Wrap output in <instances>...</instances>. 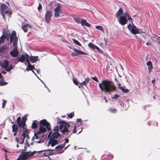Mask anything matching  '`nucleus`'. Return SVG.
Wrapping results in <instances>:
<instances>
[{"label":"nucleus","instance_id":"obj_1","mask_svg":"<svg viewBox=\"0 0 160 160\" xmlns=\"http://www.w3.org/2000/svg\"><path fill=\"white\" fill-rule=\"evenodd\" d=\"M98 85L101 90L105 93H110L116 90V86L111 81L103 80L98 84Z\"/></svg>","mask_w":160,"mask_h":160},{"label":"nucleus","instance_id":"obj_2","mask_svg":"<svg viewBox=\"0 0 160 160\" xmlns=\"http://www.w3.org/2000/svg\"><path fill=\"white\" fill-rule=\"evenodd\" d=\"M58 123L61 124L59 126V129L63 135H68V132H72L71 134L77 133L76 127L75 124L71 126L67 122L60 121Z\"/></svg>","mask_w":160,"mask_h":160},{"label":"nucleus","instance_id":"obj_3","mask_svg":"<svg viewBox=\"0 0 160 160\" xmlns=\"http://www.w3.org/2000/svg\"><path fill=\"white\" fill-rule=\"evenodd\" d=\"M10 43H12V41L13 45L14 48L17 45L18 42V38L16 36V32L15 31H13L10 36Z\"/></svg>","mask_w":160,"mask_h":160},{"label":"nucleus","instance_id":"obj_4","mask_svg":"<svg viewBox=\"0 0 160 160\" xmlns=\"http://www.w3.org/2000/svg\"><path fill=\"white\" fill-rule=\"evenodd\" d=\"M132 26L131 24L128 25L127 27L129 30L132 32V33L134 34H138L139 33V31L137 29V28L136 26L134 25L132 22Z\"/></svg>","mask_w":160,"mask_h":160},{"label":"nucleus","instance_id":"obj_5","mask_svg":"<svg viewBox=\"0 0 160 160\" xmlns=\"http://www.w3.org/2000/svg\"><path fill=\"white\" fill-rule=\"evenodd\" d=\"M40 126H45L47 129L49 131L51 130L50 125L46 119H43L39 122Z\"/></svg>","mask_w":160,"mask_h":160},{"label":"nucleus","instance_id":"obj_6","mask_svg":"<svg viewBox=\"0 0 160 160\" xmlns=\"http://www.w3.org/2000/svg\"><path fill=\"white\" fill-rule=\"evenodd\" d=\"M34 153V152H33L31 153H30L29 152H22L20 155L22 159L24 160H26L29 157L33 156Z\"/></svg>","mask_w":160,"mask_h":160},{"label":"nucleus","instance_id":"obj_7","mask_svg":"<svg viewBox=\"0 0 160 160\" xmlns=\"http://www.w3.org/2000/svg\"><path fill=\"white\" fill-rule=\"evenodd\" d=\"M74 51L75 52H73L71 54V56L73 57H75L78 56L80 54L82 55H88V54L83 52L80 50L74 48L73 49Z\"/></svg>","mask_w":160,"mask_h":160},{"label":"nucleus","instance_id":"obj_8","mask_svg":"<svg viewBox=\"0 0 160 160\" xmlns=\"http://www.w3.org/2000/svg\"><path fill=\"white\" fill-rule=\"evenodd\" d=\"M52 16V13L51 11L50 10L47 11L45 15V19L47 23H49Z\"/></svg>","mask_w":160,"mask_h":160},{"label":"nucleus","instance_id":"obj_9","mask_svg":"<svg viewBox=\"0 0 160 160\" xmlns=\"http://www.w3.org/2000/svg\"><path fill=\"white\" fill-rule=\"evenodd\" d=\"M8 8V7L7 5L4 4L2 3L1 4L0 8V11L1 12L2 15V16L3 18L5 19L6 18L5 11Z\"/></svg>","mask_w":160,"mask_h":160},{"label":"nucleus","instance_id":"obj_10","mask_svg":"<svg viewBox=\"0 0 160 160\" xmlns=\"http://www.w3.org/2000/svg\"><path fill=\"white\" fill-rule=\"evenodd\" d=\"M54 150L47 149L44 150L42 151H38V152H45L43 154V155L45 157H48L49 156L51 155L53 153V151Z\"/></svg>","mask_w":160,"mask_h":160},{"label":"nucleus","instance_id":"obj_11","mask_svg":"<svg viewBox=\"0 0 160 160\" xmlns=\"http://www.w3.org/2000/svg\"><path fill=\"white\" fill-rule=\"evenodd\" d=\"M128 22L127 19L125 16L122 15L120 16L119 19V22L122 25H124L126 24Z\"/></svg>","mask_w":160,"mask_h":160},{"label":"nucleus","instance_id":"obj_12","mask_svg":"<svg viewBox=\"0 0 160 160\" xmlns=\"http://www.w3.org/2000/svg\"><path fill=\"white\" fill-rule=\"evenodd\" d=\"M61 8V4L58 3L57 4V7L54 9V16L55 17H59L60 16L59 12H60V8Z\"/></svg>","mask_w":160,"mask_h":160},{"label":"nucleus","instance_id":"obj_13","mask_svg":"<svg viewBox=\"0 0 160 160\" xmlns=\"http://www.w3.org/2000/svg\"><path fill=\"white\" fill-rule=\"evenodd\" d=\"M17 122L18 127L22 128L25 126V122L23 121H21V117H19L17 118Z\"/></svg>","mask_w":160,"mask_h":160},{"label":"nucleus","instance_id":"obj_14","mask_svg":"<svg viewBox=\"0 0 160 160\" xmlns=\"http://www.w3.org/2000/svg\"><path fill=\"white\" fill-rule=\"evenodd\" d=\"M22 129L23 132L22 134V136H23V138L21 141H20L19 143L20 144H23L24 142L25 138L26 133H27L28 131L26 128H25V127L22 128Z\"/></svg>","mask_w":160,"mask_h":160},{"label":"nucleus","instance_id":"obj_15","mask_svg":"<svg viewBox=\"0 0 160 160\" xmlns=\"http://www.w3.org/2000/svg\"><path fill=\"white\" fill-rule=\"evenodd\" d=\"M18 53L19 52L17 49L14 48L10 52V54L12 57H16L18 56Z\"/></svg>","mask_w":160,"mask_h":160},{"label":"nucleus","instance_id":"obj_16","mask_svg":"<svg viewBox=\"0 0 160 160\" xmlns=\"http://www.w3.org/2000/svg\"><path fill=\"white\" fill-rule=\"evenodd\" d=\"M48 144H51L52 147H53L58 144V141L56 139L49 138Z\"/></svg>","mask_w":160,"mask_h":160},{"label":"nucleus","instance_id":"obj_17","mask_svg":"<svg viewBox=\"0 0 160 160\" xmlns=\"http://www.w3.org/2000/svg\"><path fill=\"white\" fill-rule=\"evenodd\" d=\"M60 135L58 132H53L50 138V139H54L57 138L58 137L60 136Z\"/></svg>","mask_w":160,"mask_h":160},{"label":"nucleus","instance_id":"obj_18","mask_svg":"<svg viewBox=\"0 0 160 160\" xmlns=\"http://www.w3.org/2000/svg\"><path fill=\"white\" fill-rule=\"evenodd\" d=\"M9 65V62L7 60H4L1 64L2 68L7 69Z\"/></svg>","mask_w":160,"mask_h":160},{"label":"nucleus","instance_id":"obj_19","mask_svg":"<svg viewBox=\"0 0 160 160\" xmlns=\"http://www.w3.org/2000/svg\"><path fill=\"white\" fill-rule=\"evenodd\" d=\"M81 23L82 26H86L88 27H90V24L87 22L85 19H82L81 21Z\"/></svg>","mask_w":160,"mask_h":160},{"label":"nucleus","instance_id":"obj_20","mask_svg":"<svg viewBox=\"0 0 160 160\" xmlns=\"http://www.w3.org/2000/svg\"><path fill=\"white\" fill-rule=\"evenodd\" d=\"M18 61L21 62H24L26 59V56L25 54H22L21 56L18 58Z\"/></svg>","mask_w":160,"mask_h":160},{"label":"nucleus","instance_id":"obj_21","mask_svg":"<svg viewBox=\"0 0 160 160\" xmlns=\"http://www.w3.org/2000/svg\"><path fill=\"white\" fill-rule=\"evenodd\" d=\"M46 131V129L42 126H40L39 130L37 132V134H40L41 133H44Z\"/></svg>","mask_w":160,"mask_h":160},{"label":"nucleus","instance_id":"obj_22","mask_svg":"<svg viewBox=\"0 0 160 160\" xmlns=\"http://www.w3.org/2000/svg\"><path fill=\"white\" fill-rule=\"evenodd\" d=\"M38 58V56H31L29 57V59L30 61L32 63L35 62L37 60H38L37 58Z\"/></svg>","mask_w":160,"mask_h":160},{"label":"nucleus","instance_id":"obj_23","mask_svg":"<svg viewBox=\"0 0 160 160\" xmlns=\"http://www.w3.org/2000/svg\"><path fill=\"white\" fill-rule=\"evenodd\" d=\"M90 78H87L84 80V81L82 82L80 84V85L81 86L84 85L86 86V85L89 82L90 80Z\"/></svg>","mask_w":160,"mask_h":160},{"label":"nucleus","instance_id":"obj_24","mask_svg":"<svg viewBox=\"0 0 160 160\" xmlns=\"http://www.w3.org/2000/svg\"><path fill=\"white\" fill-rule=\"evenodd\" d=\"M123 12V10L121 8H120L115 14L116 17L117 18L119 17V16L122 14Z\"/></svg>","mask_w":160,"mask_h":160},{"label":"nucleus","instance_id":"obj_25","mask_svg":"<svg viewBox=\"0 0 160 160\" xmlns=\"http://www.w3.org/2000/svg\"><path fill=\"white\" fill-rule=\"evenodd\" d=\"M33 69H34L36 71L37 70V69L35 68V67L34 65H31L29 66H27V67L26 68V70L27 71H28L30 70H31Z\"/></svg>","mask_w":160,"mask_h":160},{"label":"nucleus","instance_id":"obj_26","mask_svg":"<svg viewBox=\"0 0 160 160\" xmlns=\"http://www.w3.org/2000/svg\"><path fill=\"white\" fill-rule=\"evenodd\" d=\"M37 121H34L32 124V128L34 129L36 128L37 127Z\"/></svg>","mask_w":160,"mask_h":160},{"label":"nucleus","instance_id":"obj_27","mask_svg":"<svg viewBox=\"0 0 160 160\" xmlns=\"http://www.w3.org/2000/svg\"><path fill=\"white\" fill-rule=\"evenodd\" d=\"M118 88L122 90L124 93H127L129 91V90L128 89L124 88L123 87H118Z\"/></svg>","mask_w":160,"mask_h":160},{"label":"nucleus","instance_id":"obj_28","mask_svg":"<svg viewBox=\"0 0 160 160\" xmlns=\"http://www.w3.org/2000/svg\"><path fill=\"white\" fill-rule=\"evenodd\" d=\"M12 131L13 132H17L18 128L17 124H14L12 126Z\"/></svg>","mask_w":160,"mask_h":160},{"label":"nucleus","instance_id":"obj_29","mask_svg":"<svg viewBox=\"0 0 160 160\" xmlns=\"http://www.w3.org/2000/svg\"><path fill=\"white\" fill-rule=\"evenodd\" d=\"M96 46H97L94 45L93 43L91 42H90L88 44V46L90 48L92 49L93 50H94V49H95Z\"/></svg>","mask_w":160,"mask_h":160},{"label":"nucleus","instance_id":"obj_30","mask_svg":"<svg viewBox=\"0 0 160 160\" xmlns=\"http://www.w3.org/2000/svg\"><path fill=\"white\" fill-rule=\"evenodd\" d=\"M7 47L6 46H3L0 48V53L4 52L6 49Z\"/></svg>","mask_w":160,"mask_h":160},{"label":"nucleus","instance_id":"obj_31","mask_svg":"<svg viewBox=\"0 0 160 160\" xmlns=\"http://www.w3.org/2000/svg\"><path fill=\"white\" fill-rule=\"evenodd\" d=\"M64 146L65 144H63L62 145H59L55 147V148L57 150H59L62 149L64 148Z\"/></svg>","mask_w":160,"mask_h":160},{"label":"nucleus","instance_id":"obj_32","mask_svg":"<svg viewBox=\"0 0 160 160\" xmlns=\"http://www.w3.org/2000/svg\"><path fill=\"white\" fill-rule=\"evenodd\" d=\"M6 38L5 34H3L0 38V44L4 42L5 39Z\"/></svg>","mask_w":160,"mask_h":160},{"label":"nucleus","instance_id":"obj_33","mask_svg":"<svg viewBox=\"0 0 160 160\" xmlns=\"http://www.w3.org/2000/svg\"><path fill=\"white\" fill-rule=\"evenodd\" d=\"M25 55L26 56V61L28 64V66H29V65H31V63H30V62L29 60V56L27 53H25Z\"/></svg>","mask_w":160,"mask_h":160},{"label":"nucleus","instance_id":"obj_34","mask_svg":"<svg viewBox=\"0 0 160 160\" xmlns=\"http://www.w3.org/2000/svg\"><path fill=\"white\" fill-rule=\"evenodd\" d=\"M95 28L96 29L101 31L103 32H104V30L102 26H97Z\"/></svg>","mask_w":160,"mask_h":160},{"label":"nucleus","instance_id":"obj_35","mask_svg":"<svg viewBox=\"0 0 160 160\" xmlns=\"http://www.w3.org/2000/svg\"><path fill=\"white\" fill-rule=\"evenodd\" d=\"M12 10L10 8L9 9H8L7 10L5 11V14H8L10 16L12 14Z\"/></svg>","mask_w":160,"mask_h":160},{"label":"nucleus","instance_id":"obj_36","mask_svg":"<svg viewBox=\"0 0 160 160\" xmlns=\"http://www.w3.org/2000/svg\"><path fill=\"white\" fill-rule=\"evenodd\" d=\"M7 84V82H4V80H1L0 81V86H4Z\"/></svg>","mask_w":160,"mask_h":160},{"label":"nucleus","instance_id":"obj_37","mask_svg":"<svg viewBox=\"0 0 160 160\" xmlns=\"http://www.w3.org/2000/svg\"><path fill=\"white\" fill-rule=\"evenodd\" d=\"M74 19L77 23H81V18H79V17L76 18H74Z\"/></svg>","mask_w":160,"mask_h":160},{"label":"nucleus","instance_id":"obj_38","mask_svg":"<svg viewBox=\"0 0 160 160\" xmlns=\"http://www.w3.org/2000/svg\"><path fill=\"white\" fill-rule=\"evenodd\" d=\"M72 40L77 45L80 46H82L81 44L78 41L76 40L75 39L73 38L72 39Z\"/></svg>","mask_w":160,"mask_h":160},{"label":"nucleus","instance_id":"obj_39","mask_svg":"<svg viewBox=\"0 0 160 160\" xmlns=\"http://www.w3.org/2000/svg\"><path fill=\"white\" fill-rule=\"evenodd\" d=\"M22 29L23 30L24 32H27L28 31V29L27 28V26L25 25H23L22 27Z\"/></svg>","mask_w":160,"mask_h":160},{"label":"nucleus","instance_id":"obj_40","mask_svg":"<svg viewBox=\"0 0 160 160\" xmlns=\"http://www.w3.org/2000/svg\"><path fill=\"white\" fill-rule=\"evenodd\" d=\"M109 111L112 113H115L117 111V109L116 108L113 109L110 108L109 109Z\"/></svg>","mask_w":160,"mask_h":160},{"label":"nucleus","instance_id":"obj_41","mask_svg":"<svg viewBox=\"0 0 160 160\" xmlns=\"http://www.w3.org/2000/svg\"><path fill=\"white\" fill-rule=\"evenodd\" d=\"M68 116L70 118H72L74 116L73 112H71L67 114Z\"/></svg>","mask_w":160,"mask_h":160},{"label":"nucleus","instance_id":"obj_42","mask_svg":"<svg viewBox=\"0 0 160 160\" xmlns=\"http://www.w3.org/2000/svg\"><path fill=\"white\" fill-rule=\"evenodd\" d=\"M13 68V66L12 65H10L9 67L6 69L7 72H10Z\"/></svg>","mask_w":160,"mask_h":160},{"label":"nucleus","instance_id":"obj_43","mask_svg":"<svg viewBox=\"0 0 160 160\" xmlns=\"http://www.w3.org/2000/svg\"><path fill=\"white\" fill-rule=\"evenodd\" d=\"M38 134H37V133H34V136L32 137V141L34 140V139L35 138L37 139H38L39 138L38 136L37 135Z\"/></svg>","mask_w":160,"mask_h":160},{"label":"nucleus","instance_id":"obj_44","mask_svg":"<svg viewBox=\"0 0 160 160\" xmlns=\"http://www.w3.org/2000/svg\"><path fill=\"white\" fill-rule=\"evenodd\" d=\"M7 103V101L6 100H3V102L2 104V108H5L6 104Z\"/></svg>","mask_w":160,"mask_h":160},{"label":"nucleus","instance_id":"obj_45","mask_svg":"<svg viewBox=\"0 0 160 160\" xmlns=\"http://www.w3.org/2000/svg\"><path fill=\"white\" fill-rule=\"evenodd\" d=\"M119 95L118 94H115L114 96L112 97V99H117L119 98Z\"/></svg>","mask_w":160,"mask_h":160},{"label":"nucleus","instance_id":"obj_46","mask_svg":"<svg viewBox=\"0 0 160 160\" xmlns=\"http://www.w3.org/2000/svg\"><path fill=\"white\" fill-rule=\"evenodd\" d=\"M95 49H96L100 53H102L103 52V51L97 46H96Z\"/></svg>","mask_w":160,"mask_h":160},{"label":"nucleus","instance_id":"obj_47","mask_svg":"<svg viewBox=\"0 0 160 160\" xmlns=\"http://www.w3.org/2000/svg\"><path fill=\"white\" fill-rule=\"evenodd\" d=\"M152 68H153L152 65L148 66V69L149 73H150L151 72Z\"/></svg>","mask_w":160,"mask_h":160},{"label":"nucleus","instance_id":"obj_48","mask_svg":"<svg viewBox=\"0 0 160 160\" xmlns=\"http://www.w3.org/2000/svg\"><path fill=\"white\" fill-rule=\"evenodd\" d=\"M58 129H59L58 127V126H57L54 128L53 130L54 131H55V132H58Z\"/></svg>","mask_w":160,"mask_h":160},{"label":"nucleus","instance_id":"obj_49","mask_svg":"<svg viewBox=\"0 0 160 160\" xmlns=\"http://www.w3.org/2000/svg\"><path fill=\"white\" fill-rule=\"evenodd\" d=\"M154 36H155L154 37V38H155V37H158V38H157V40H158V43L160 44V37H158L157 35H154Z\"/></svg>","mask_w":160,"mask_h":160},{"label":"nucleus","instance_id":"obj_50","mask_svg":"<svg viewBox=\"0 0 160 160\" xmlns=\"http://www.w3.org/2000/svg\"><path fill=\"white\" fill-rule=\"evenodd\" d=\"M92 78L94 81H96L97 82H99L98 78L96 77H93Z\"/></svg>","mask_w":160,"mask_h":160},{"label":"nucleus","instance_id":"obj_51","mask_svg":"<svg viewBox=\"0 0 160 160\" xmlns=\"http://www.w3.org/2000/svg\"><path fill=\"white\" fill-rule=\"evenodd\" d=\"M42 8V7L41 4L40 3H39V5L38 7V9L39 11L40 10H41Z\"/></svg>","mask_w":160,"mask_h":160},{"label":"nucleus","instance_id":"obj_52","mask_svg":"<svg viewBox=\"0 0 160 160\" xmlns=\"http://www.w3.org/2000/svg\"><path fill=\"white\" fill-rule=\"evenodd\" d=\"M147 65H148V66H151V65H152V63L150 61H148L147 62Z\"/></svg>","mask_w":160,"mask_h":160},{"label":"nucleus","instance_id":"obj_53","mask_svg":"<svg viewBox=\"0 0 160 160\" xmlns=\"http://www.w3.org/2000/svg\"><path fill=\"white\" fill-rule=\"evenodd\" d=\"M74 83L76 85H78V82L75 79H73V80Z\"/></svg>","mask_w":160,"mask_h":160},{"label":"nucleus","instance_id":"obj_54","mask_svg":"<svg viewBox=\"0 0 160 160\" xmlns=\"http://www.w3.org/2000/svg\"><path fill=\"white\" fill-rule=\"evenodd\" d=\"M17 160H24L23 159H22V157L20 155L19 157L18 158V159H17Z\"/></svg>","mask_w":160,"mask_h":160},{"label":"nucleus","instance_id":"obj_55","mask_svg":"<svg viewBox=\"0 0 160 160\" xmlns=\"http://www.w3.org/2000/svg\"><path fill=\"white\" fill-rule=\"evenodd\" d=\"M25 137H26L27 139H28L29 138V136L28 135V132L26 133V136Z\"/></svg>","mask_w":160,"mask_h":160},{"label":"nucleus","instance_id":"obj_56","mask_svg":"<svg viewBox=\"0 0 160 160\" xmlns=\"http://www.w3.org/2000/svg\"><path fill=\"white\" fill-rule=\"evenodd\" d=\"M127 15L128 17V20H129L132 21V18H131V17H130V16H129V15L128 14H127Z\"/></svg>","mask_w":160,"mask_h":160},{"label":"nucleus","instance_id":"obj_57","mask_svg":"<svg viewBox=\"0 0 160 160\" xmlns=\"http://www.w3.org/2000/svg\"><path fill=\"white\" fill-rule=\"evenodd\" d=\"M68 142H69V139L68 138H66L65 142L63 144H65V145L66 143H68Z\"/></svg>","mask_w":160,"mask_h":160},{"label":"nucleus","instance_id":"obj_58","mask_svg":"<svg viewBox=\"0 0 160 160\" xmlns=\"http://www.w3.org/2000/svg\"><path fill=\"white\" fill-rule=\"evenodd\" d=\"M81 121V119L78 118L77 119L76 122L77 123H78L79 122H80Z\"/></svg>","mask_w":160,"mask_h":160},{"label":"nucleus","instance_id":"obj_59","mask_svg":"<svg viewBox=\"0 0 160 160\" xmlns=\"http://www.w3.org/2000/svg\"><path fill=\"white\" fill-rule=\"evenodd\" d=\"M116 83L117 85L118 86V87H121V84L118 82H116Z\"/></svg>","mask_w":160,"mask_h":160},{"label":"nucleus","instance_id":"obj_60","mask_svg":"<svg viewBox=\"0 0 160 160\" xmlns=\"http://www.w3.org/2000/svg\"><path fill=\"white\" fill-rule=\"evenodd\" d=\"M19 62V61H18V58L17 60L15 61L14 63L16 64H17L18 62Z\"/></svg>","mask_w":160,"mask_h":160},{"label":"nucleus","instance_id":"obj_61","mask_svg":"<svg viewBox=\"0 0 160 160\" xmlns=\"http://www.w3.org/2000/svg\"><path fill=\"white\" fill-rule=\"evenodd\" d=\"M25 25L27 26V27H29V28H31V25L29 24H27Z\"/></svg>","mask_w":160,"mask_h":160},{"label":"nucleus","instance_id":"obj_62","mask_svg":"<svg viewBox=\"0 0 160 160\" xmlns=\"http://www.w3.org/2000/svg\"><path fill=\"white\" fill-rule=\"evenodd\" d=\"M16 141L18 143L19 142V139L18 138L16 137Z\"/></svg>","mask_w":160,"mask_h":160},{"label":"nucleus","instance_id":"obj_63","mask_svg":"<svg viewBox=\"0 0 160 160\" xmlns=\"http://www.w3.org/2000/svg\"><path fill=\"white\" fill-rule=\"evenodd\" d=\"M152 82V83H154L156 82L155 79H153Z\"/></svg>","mask_w":160,"mask_h":160},{"label":"nucleus","instance_id":"obj_64","mask_svg":"<svg viewBox=\"0 0 160 160\" xmlns=\"http://www.w3.org/2000/svg\"><path fill=\"white\" fill-rule=\"evenodd\" d=\"M146 44L148 46L150 45H151V44L149 42H147L146 43Z\"/></svg>","mask_w":160,"mask_h":160}]
</instances>
